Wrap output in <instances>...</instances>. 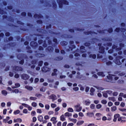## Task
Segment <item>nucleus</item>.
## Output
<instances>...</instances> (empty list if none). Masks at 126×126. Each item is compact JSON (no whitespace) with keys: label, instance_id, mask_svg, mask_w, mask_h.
Here are the masks:
<instances>
[{"label":"nucleus","instance_id":"1","mask_svg":"<svg viewBox=\"0 0 126 126\" xmlns=\"http://www.w3.org/2000/svg\"><path fill=\"white\" fill-rule=\"evenodd\" d=\"M118 79H119V77L117 76L116 75H109L107 76L106 81H107V82L115 83Z\"/></svg>","mask_w":126,"mask_h":126},{"label":"nucleus","instance_id":"2","mask_svg":"<svg viewBox=\"0 0 126 126\" xmlns=\"http://www.w3.org/2000/svg\"><path fill=\"white\" fill-rule=\"evenodd\" d=\"M117 119H118V122H121L122 123H126V120H122V118L120 117V114H117L114 115L113 122H117Z\"/></svg>","mask_w":126,"mask_h":126},{"label":"nucleus","instance_id":"3","mask_svg":"<svg viewBox=\"0 0 126 126\" xmlns=\"http://www.w3.org/2000/svg\"><path fill=\"white\" fill-rule=\"evenodd\" d=\"M124 62L125 59H123L121 57H117L116 58V60L115 61V63L120 65V64H122V63H124Z\"/></svg>","mask_w":126,"mask_h":126},{"label":"nucleus","instance_id":"4","mask_svg":"<svg viewBox=\"0 0 126 126\" xmlns=\"http://www.w3.org/2000/svg\"><path fill=\"white\" fill-rule=\"evenodd\" d=\"M124 47V44L121 43L120 44V47L119 46H117L116 45H114L112 47V49H116L117 51H120V50H122V47Z\"/></svg>","mask_w":126,"mask_h":126},{"label":"nucleus","instance_id":"5","mask_svg":"<svg viewBox=\"0 0 126 126\" xmlns=\"http://www.w3.org/2000/svg\"><path fill=\"white\" fill-rule=\"evenodd\" d=\"M74 107H75V111L76 112H80V111L82 110V107H81V106L79 104L75 105Z\"/></svg>","mask_w":126,"mask_h":126},{"label":"nucleus","instance_id":"6","mask_svg":"<svg viewBox=\"0 0 126 126\" xmlns=\"http://www.w3.org/2000/svg\"><path fill=\"white\" fill-rule=\"evenodd\" d=\"M58 2H59V6H60V7H61V8H62V4H66V5L68 4V2H67V1L66 0H63L61 1H58Z\"/></svg>","mask_w":126,"mask_h":126},{"label":"nucleus","instance_id":"7","mask_svg":"<svg viewBox=\"0 0 126 126\" xmlns=\"http://www.w3.org/2000/svg\"><path fill=\"white\" fill-rule=\"evenodd\" d=\"M76 65H77V66H85V65H86V63L85 62H77L76 63Z\"/></svg>","mask_w":126,"mask_h":126},{"label":"nucleus","instance_id":"8","mask_svg":"<svg viewBox=\"0 0 126 126\" xmlns=\"http://www.w3.org/2000/svg\"><path fill=\"white\" fill-rule=\"evenodd\" d=\"M49 99H51L53 102H54L55 100H57V96H56L55 94H52L51 95L49 96Z\"/></svg>","mask_w":126,"mask_h":126},{"label":"nucleus","instance_id":"9","mask_svg":"<svg viewBox=\"0 0 126 126\" xmlns=\"http://www.w3.org/2000/svg\"><path fill=\"white\" fill-rule=\"evenodd\" d=\"M22 79H24V80H27V79H28V78H29V76H28V75H27L26 74H23L22 75Z\"/></svg>","mask_w":126,"mask_h":126},{"label":"nucleus","instance_id":"10","mask_svg":"<svg viewBox=\"0 0 126 126\" xmlns=\"http://www.w3.org/2000/svg\"><path fill=\"white\" fill-rule=\"evenodd\" d=\"M14 70H15V71H22L23 70V69L22 67H18V66H16L14 67Z\"/></svg>","mask_w":126,"mask_h":126},{"label":"nucleus","instance_id":"11","mask_svg":"<svg viewBox=\"0 0 126 126\" xmlns=\"http://www.w3.org/2000/svg\"><path fill=\"white\" fill-rule=\"evenodd\" d=\"M50 69L48 68L47 66L43 67L42 68V71H43V72H47V71H50Z\"/></svg>","mask_w":126,"mask_h":126},{"label":"nucleus","instance_id":"12","mask_svg":"<svg viewBox=\"0 0 126 126\" xmlns=\"http://www.w3.org/2000/svg\"><path fill=\"white\" fill-rule=\"evenodd\" d=\"M90 95L91 96H94V92H95V89L93 88H91L90 91Z\"/></svg>","mask_w":126,"mask_h":126},{"label":"nucleus","instance_id":"13","mask_svg":"<svg viewBox=\"0 0 126 126\" xmlns=\"http://www.w3.org/2000/svg\"><path fill=\"white\" fill-rule=\"evenodd\" d=\"M104 50H105V48H104V47H99V52L100 54H103L105 52Z\"/></svg>","mask_w":126,"mask_h":126},{"label":"nucleus","instance_id":"14","mask_svg":"<svg viewBox=\"0 0 126 126\" xmlns=\"http://www.w3.org/2000/svg\"><path fill=\"white\" fill-rule=\"evenodd\" d=\"M68 120L70 122H72V123H74V124H76V122H77V120L75 119L69 118Z\"/></svg>","mask_w":126,"mask_h":126},{"label":"nucleus","instance_id":"15","mask_svg":"<svg viewBox=\"0 0 126 126\" xmlns=\"http://www.w3.org/2000/svg\"><path fill=\"white\" fill-rule=\"evenodd\" d=\"M97 75L98 76H101V77H104L105 76V74L103 72H97Z\"/></svg>","mask_w":126,"mask_h":126},{"label":"nucleus","instance_id":"16","mask_svg":"<svg viewBox=\"0 0 126 126\" xmlns=\"http://www.w3.org/2000/svg\"><path fill=\"white\" fill-rule=\"evenodd\" d=\"M83 124H84V121H80L77 123V126H82V125H83Z\"/></svg>","mask_w":126,"mask_h":126},{"label":"nucleus","instance_id":"17","mask_svg":"<svg viewBox=\"0 0 126 126\" xmlns=\"http://www.w3.org/2000/svg\"><path fill=\"white\" fill-rule=\"evenodd\" d=\"M18 87H20V84L19 83H16L15 84V86H12V88H17Z\"/></svg>","mask_w":126,"mask_h":126},{"label":"nucleus","instance_id":"18","mask_svg":"<svg viewBox=\"0 0 126 126\" xmlns=\"http://www.w3.org/2000/svg\"><path fill=\"white\" fill-rule=\"evenodd\" d=\"M60 121L62 122H64L65 121V118L64 117V115H62L60 117Z\"/></svg>","mask_w":126,"mask_h":126},{"label":"nucleus","instance_id":"19","mask_svg":"<svg viewBox=\"0 0 126 126\" xmlns=\"http://www.w3.org/2000/svg\"><path fill=\"white\" fill-rule=\"evenodd\" d=\"M26 89H27L28 90H29L30 91H31L33 90V88L32 87L29 86H26L25 87Z\"/></svg>","mask_w":126,"mask_h":126},{"label":"nucleus","instance_id":"20","mask_svg":"<svg viewBox=\"0 0 126 126\" xmlns=\"http://www.w3.org/2000/svg\"><path fill=\"white\" fill-rule=\"evenodd\" d=\"M31 45L32 46V47H33V48L37 47V44L34 41H32L31 43Z\"/></svg>","mask_w":126,"mask_h":126},{"label":"nucleus","instance_id":"21","mask_svg":"<svg viewBox=\"0 0 126 126\" xmlns=\"http://www.w3.org/2000/svg\"><path fill=\"white\" fill-rule=\"evenodd\" d=\"M85 104L87 106H89L90 104H91V102H90V100L87 99L85 101Z\"/></svg>","mask_w":126,"mask_h":126},{"label":"nucleus","instance_id":"22","mask_svg":"<svg viewBox=\"0 0 126 126\" xmlns=\"http://www.w3.org/2000/svg\"><path fill=\"white\" fill-rule=\"evenodd\" d=\"M65 117H71L72 116V114L71 113H70L69 112H66L64 114Z\"/></svg>","mask_w":126,"mask_h":126},{"label":"nucleus","instance_id":"23","mask_svg":"<svg viewBox=\"0 0 126 126\" xmlns=\"http://www.w3.org/2000/svg\"><path fill=\"white\" fill-rule=\"evenodd\" d=\"M85 49L84 46H81L80 47V52H82L83 53L86 52V50H85V49Z\"/></svg>","mask_w":126,"mask_h":126},{"label":"nucleus","instance_id":"24","mask_svg":"<svg viewBox=\"0 0 126 126\" xmlns=\"http://www.w3.org/2000/svg\"><path fill=\"white\" fill-rule=\"evenodd\" d=\"M95 88H96V89L97 90H98V91H101L102 90H104V88H103L102 87H94Z\"/></svg>","mask_w":126,"mask_h":126},{"label":"nucleus","instance_id":"25","mask_svg":"<svg viewBox=\"0 0 126 126\" xmlns=\"http://www.w3.org/2000/svg\"><path fill=\"white\" fill-rule=\"evenodd\" d=\"M87 115L89 117H93V116H94V113H93V112H89L87 113Z\"/></svg>","mask_w":126,"mask_h":126},{"label":"nucleus","instance_id":"26","mask_svg":"<svg viewBox=\"0 0 126 126\" xmlns=\"http://www.w3.org/2000/svg\"><path fill=\"white\" fill-rule=\"evenodd\" d=\"M108 99L110 101H113V102H115V101H116V99L115 98V97H109Z\"/></svg>","mask_w":126,"mask_h":126},{"label":"nucleus","instance_id":"27","mask_svg":"<svg viewBox=\"0 0 126 126\" xmlns=\"http://www.w3.org/2000/svg\"><path fill=\"white\" fill-rule=\"evenodd\" d=\"M1 93L3 95H4V96H6V95H7V92H6V91H2Z\"/></svg>","mask_w":126,"mask_h":126},{"label":"nucleus","instance_id":"28","mask_svg":"<svg viewBox=\"0 0 126 126\" xmlns=\"http://www.w3.org/2000/svg\"><path fill=\"white\" fill-rule=\"evenodd\" d=\"M120 96L121 97H123L124 98H126V94H124L123 93H121L120 94Z\"/></svg>","mask_w":126,"mask_h":126},{"label":"nucleus","instance_id":"29","mask_svg":"<svg viewBox=\"0 0 126 126\" xmlns=\"http://www.w3.org/2000/svg\"><path fill=\"white\" fill-rule=\"evenodd\" d=\"M115 111H117V107L116 106H113L111 107V111L115 112Z\"/></svg>","mask_w":126,"mask_h":126},{"label":"nucleus","instance_id":"30","mask_svg":"<svg viewBox=\"0 0 126 126\" xmlns=\"http://www.w3.org/2000/svg\"><path fill=\"white\" fill-rule=\"evenodd\" d=\"M57 69H54V72H53L52 73V76H55V75H57V74L56 73V72H57Z\"/></svg>","mask_w":126,"mask_h":126},{"label":"nucleus","instance_id":"31","mask_svg":"<svg viewBox=\"0 0 126 126\" xmlns=\"http://www.w3.org/2000/svg\"><path fill=\"white\" fill-rule=\"evenodd\" d=\"M90 58H92V59H96V55H95V54H91L90 55Z\"/></svg>","mask_w":126,"mask_h":126},{"label":"nucleus","instance_id":"32","mask_svg":"<svg viewBox=\"0 0 126 126\" xmlns=\"http://www.w3.org/2000/svg\"><path fill=\"white\" fill-rule=\"evenodd\" d=\"M45 108L46 110H50V105L49 104H46L45 105Z\"/></svg>","mask_w":126,"mask_h":126},{"label":"nucleus","instance_id":"33","mask_svg":"<svg viewBox=\"0 0 126 126\" xmlns=\"http://www.w3.org/2000/svg\"><path fill=\"white\" fill-rule=\"evenodd\" d=\"M51 108H55L57 107V104H56L55 103H52L51 104Z\"/></svg>","mask_w":126,"mask_h":126},{"label":"nucleus","instance_id":"34","mask_svg":"<svg viewBox=\"0 0 126 126\" xmlns=\"http://www.w3.org/2000/svg\"><path fill=\"white\" fill-rule=\"evenodd\" d=\"M103 97H105V98H108V94L107 92L106 93H104L103 94Z\"/></svg>","mask_w":126,"mask_h":126},{"label":"nucleus","instance_id":"35","mask_svg":"<svg viewBox=\"0 0 126 126\" xmlns=\"http://www.w3.org/2000/svg\"><path fill=\"white\" fill-rule=\"evenodd\" d=\"M90 108L92 110H94V109H95V105L93 104H91L90 105Z\"/></svg>","mask_w":126,"mask_h":126},{"label":"nucleus","instance_id":"36","mask_svg":"<svg viewBox=\"0 0 126 126\" xmlns=\"http://www.w3.org/2000/svg\"><path fill=\"white\" fill-rule=\"evenodd\" d=\"M30 100H32L33 101H35L37 99V98L35 97L31 96L30 98Z\"/></svg>","mask_w":126,"mask_h":126},{"label":"nucleus","instance_id":"37","mask_svg":"<svg viewBox=\"0 0 126 126\" xmlns=\"http://www.w3.org/2000/svg\"><path fill=\"white\" fill-rule=\"evenodd\" d=\"M68 112H70L71 113H73V109L72 108H69L67 109Z\"/></svg>","mask_w":126,"mask_h":126},{"label":"nucleus","instance_id":"38","mask_svg":"<svg viewBox=\"0 0 126 126\" xmlns=\"http://www.w3.org/2000/svg\"><path fill=\"white\" fill-rule=\"evenodd\" d=\"M32 107H37V103L34 102H32Z\"/></svg>","mask_w":126,"mask_h":126},{"label":"nucleus","instance_id":"39","mask_svg":"<svg viewBox=\"0 0 126 126\" xmlns=\"http://www.w3.org/2000/svg\"><path fill=\"white\" fill-rule=\"evenodd\" d=\"M40 91L41 92H45V91H46V89L44 87H42L40 89Z\"/></svg>","mask_w":126,"mask_h":126},{"label":"nucleus","instance_id":"40","mask_svg":"<svg viewBox=\"0 0 126 126\" xmlns=\"http://www.w3.org/2000/svg\"><path fill=\"white\" fill-rule=\"evenodd\" d=\"M55 121H57V118L56 117H54L51 119V122H55Z\"/></svg>","mask_w":126,"mask_h":126},{"label":"nucleus","instance_id":"41","mask_svg":"<svg viewBox=\"0 0 126 126\" xmlns=\"http://www.w3.org/2000/svg\"><path fill=\"white\" fill-rule=\"evenodd\" d=\"M96 107V109H101V108H102V105L101 104H97Z\"/></svg>","mask_w":126,"mask_h":126},{"label":"nucleus","instance_id":"42","mask_svg":"<svg viewBox=\"0 0 126 126\" xmlns=\"http://www.w3.org/2000/svg\"><path fill=\"white\" fill-rule=\"evenodd\" d=\"M42 119H43V116L42 115H40L38 117V121H39V122H41V121H42Z\"/></svg>","mask_w":126,"mask_h":126},{"label":"nucleus","instance_id":"43","mask_svg":"<svg viewBox=\"0 0 126 126\" xmlns=\"http://www.w3.org/2000/svg\"><path fill=\"white\" fill-rule=\"evenodd\" d=\"M95 116L96 117H98V118H100V117H102V114H101L100 113H96L95 114Z\"/></svg>","mask_w":126,"mask_h":126},{"label":"nucleus","instance_id":"44","mask_svg":"<svg viewBox=\"0 0 126 126\" xmlns=\"http://www.w3.org/2000/svg\"><path fill=\"white\" fill-rule=\"evenodd\" d=\"M22 106H23L24 107H25L26 108H28L29 106L28 104H25V103H22Z\"/></svg>","mask_w":126,"mask_h":126},{"label":"nucleus","instance_id":"45","mask_svg":"<svg viewBox=\"0 0 126 126\" xmlns=\"http://www.w3.org/2000/svg\"><path fill=\"white\" fill-rule=\"evenodd\" d=\"M107 65H112V62L111 61H108L106 62Z\"/></svg>","mask_w":126,"mask_h":126},{"label":"nucleus","instance_id":"46","mask_svg":"<svg viewBox=\"0 0 126 126\" xmlns=\"http://www.w3.org/2000/svg\"><path fill=\"white\" fill-rule=\"evenodd\" d=\"M37 113H38V114H42V110H41L40 109H37Z\"/></svg>","mask_w":126,"mask_h":126},{"label":"nucleus","instance_id":"47","mask_svg":"<svg viewBox=\"0 0 126 126\" xmlns=\"http://www.w3.org/2000/svg\"><path fill=\"white\" fill-rule=\"evenodd\" d=\"M20 113V111L19 110H16V111L14 112V115H17L18 114H19Z\"/></svg>","mask_w":126,"mask_h":126},{"label":"nucleus","instance_id":"48","mask_svg":"<svg viewBox=\"0 0 126 126\" xmlns=\"http://www.w3.org/2000/svg\"><path fill=\"white\" fill-rule=\"evenodd\" d=\"M101 103L102 104H107V100H105V99H103L102 101H101Z\"/></svg>","mask_w":126,"mask_h":126},{"label":"nucleus","instance_id":"49","mask_svg":"<svg viewBox=\"0 0 126 126\" xmlns=\"http://www.w3.org/2000/svg\"><path fill=\"white\" fill-rule=\"evenodd\" d=\"M31 115H32V116H35V115H36V112H35V111H32V112H31Z\"/></svg>","mask_w":126,"mask_h":126},{"label":"nucleus","instance_id":"50","mask_svg":"<svg viewBox=\"0 0 126 126\" xmlns=\"http://www.w3.org/2000/svg\"><path fill=\"white\" fill-rule=\"evenodd\" d=\"M106 93H107V94H109V95H111L113 92H112V91H107Z\"/></svg>","mask_w":126,"mask_h":126},{"label":"nucleus","instance_id":"51","mask_svg":"<svg viewBox=\"0 0 126 126\" xmlns=\"http://www.w3.org/2000/svg\"><path fill=\"white\" fill-rule=\"evenodd\" d=\"M73 90H74V91H78V90H79V88H78V87H75L73 88Z\"/></svg>","mask_w":126,"mask_h":126},{"label":"nucleus","instance_id":"52","mask_svg":"<svg viewBox=\"0 0 126 126\" xmlns=\"http://www.w3.org/2000/svg\"><path fill=\"white\" fill-rule=\"evenodd\" d=\"M37 121V118L35 117L32 118V122L35 123Z\"/></svg>","mask_w":126,"mask_h":126},{"label":"nucleus","instance_id":"53","mask_svg":"<svg viewBox=\"0 0 126 126\" xmlns=\"http://www.w3.org/2000/svg\"><path fill=\"white\" fill-rule=\"evenodd\" d=\"M23 113H24V114H27V113H28V110L26 109H25L23 110Z\"/></svg>","mask_w":126,"mask_h":126},{"label":"nucleus","instance_id":"54","mask_svg":"<svg viewBox=\"0 0 126 126\" xmlns=\"http://www.w3.org/2000/svg\"><path fill=\"white\" fill-rule=\"evenodd\" d=\"M48 115H54V111H49Z\"/></svg>","mask_w":126,"mask_h":126},{"label":"nucleus","instance_id":"55","mask_svg":"<svg viewBox=\"0 0 126 126\" xmlns=\"http://www.w3.org/2000/svg\"><path fill=\"white\" fill-rule=\"evenodd\" d=\"M97 58L98 59H102L103 58V56L101 54H98L97 55Z\"/></svg>","mask_w":126,"mask_h":126},{"label":"nucleus","instance_id":"56","mask_svg":"<svg viewBox=\"0 0 126 126\" xmlns=\"http://www.w3.org/2000/svg\"><path fill=\"white\" fill-rule=\"evenodd\" d=\"M13 92L16 94L19 93V90H18V89H15L14 90Z\"/></svg>","mask_w":126,"mask_h":126},{"label":"nucleus","instance_id":"57","mask_svg":"<svg viewBox=\"0 0 126 126\" xmlns=\"http://www.w3.org/2000/svg\"><path fill=\"white\" fill-rule=\"evenodd\" d=\"M44 119L45 120H49L50 119V117L48 115H46L44 116Z\"/></svg>","mask_w":126,"mask_h":126},{"label":"nucleus","instance_id":"58","mask_svg":"<svg viewBox=\"0 0 126 126\" xmlns=\"http://www.w3.org/2000/svg\"><path fill=\"white\" fill-rule=\"evenodd\" d=\"M11 106V102H8L7 103V107H10Z\"/></svg>","mask_w":126,"mask_h":126},{"label":"nucleus","instance_id":"59","mask_svg":"<svg viewBox=\"0 0 126 126\" xmlns=\"http://www.w3.org/2000/svg\"><path fill=\"white\" fill-rule=\"evenodd\" d=\"M39 106L41 108H44V104H43L42 103H39Z\"/></svg>","mask_w":126,"mask_h":126},{"label":"nucleus","instance_id":"60","mask_svg":"<svg viewBox=\"0 0 126 126\" xmlns=\"http://www.w3.org/2000/svg\"><path fill=\"white\" fill-rule=\"evenodd\" d=\"M42 64H43V61H40L38 63L39 66H42Z\"/></svg>","mask_w":126,"mask_h":126},{"label":"nucleus","instance_id":"61","mask_svg":"<svg viewBox=\"0 0 126 126\" xmlns=\"http://www.w3.org/2000/svg\"><path fill=\"white\" fill-rule=\"evenodd\" d=\"M57 126H62V122H58L57 124Z\"/></svg>","mask_w":126,"mask_h":126},{"label":"nucleus","instance_id":"62","mask_svg":"<svg viewBox=\"0 0 126 126\" xmlns=\"http://www.w3.org/2000/svg\"><path fill=\"white\" fill-rule=\"evenodd\" d=\"M113 96H118V92H114L113 94Z\"/></svg>","mask_w":126,"mask_h":126},{"label":"nucleus","instance_id":"63","mask_svg":"<svg viewBox=\"0 0 126 126\" xmlns=\"http://www.w3.org/2000/svg\"><path fill=\"white\" fill-rule=\"evenodd\" d=\"M74 124L73 123H69L67 124V126H73Z\"/></svg>","mask_w":126,"mask_h":126},{"label":"nucleus","instance_id":"64","mask_svg":"<svg viewBox=\"0 0 126 126\" xmlns=\"http://www.w3.org/2000/svg\"><path fill=\"white\" fill-rule=\"evenodd\" d=\"M89 89H90L89 87H87L86 88V89H85L86 92H89Z\"/></svg>","mask_w":126,"mask_h":126}]
</instances>
